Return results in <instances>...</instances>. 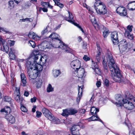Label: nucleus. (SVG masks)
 <instances>
[{
	"label": "nucleus",
	"mask_w": 135,
	"mask_h": 135,
	"mask_svg": "<svg viewBox=\"0 0 135 135\" xmlns=\"http://www.w3.org/2000/svg\"><path fill=\"white\" fill-rule=\"evenodd\" d=\"M106 57L108 62V65L111 72V76L114 81L120 82L121 81V77L120 70L115 63L112 55L109 50H107Z\"/></svg>",
	"instance_id": "obj_1"
},
{
	"label": "nucleus",
	"mask_w": 135,
	"mask_h": 135,
	"mask_svg": "<svg viewBox=\"0 0 135 135\" xmlns=\"http://www.w3.org/2000/svg\"><path fill=\"white\" fill-rule=\"evenodd\" d=\"M34 58L33 61L35 62V69L38 71H42L43 67L42 65L45 64L47 60V56L46 55L42 56L39 54L38 51H34L33 53L32 57Z\"/></svg>",
	"instance_id": "obj_2"
},
{
	"label": "nucleus",
	"mask_w": 135,
	"mask_h": 135,
	"mask_svg": "<svg viewBox=\"0 0 135 135\" xmlns=\"http://www.w3.org/2000/svg\"><path fill=\"white\" fill-rule=\"evenodd\" d=\"M125 99L124 103L123 105L125 108L128 110L133 109L134 106L132 103L133 102H135V98L128 91L125 93Z\"/></svg>",
	"instance_id": "obj_3"
},
{
	"label": "nucleus",
	"mask_w": 135,
	"mask_h": 135,
	"mask_svg": "<svg viewBox=\"0 0 135 135\" xmlns=\"http://www.w3.org/2000/svg\"><path fill=\"white\" fill-rule=\"evenodd\" d=\"M59 35L55 33H53L50 35L49 38H51L52 40L56 39L58 40V41L53 44L52 46L55 48L60 47L64 49L65 51L68 52L69 48L59 38Z\"/></svg>",
	"instance_id": "obj_4"
},
{
	"label": "nucleus",
	"mask_w": 135,
	"mask_h": 135,
	"mask_svg": "<svg viewBox=\"0 0 135 135\" xmlns=\"http://www.w3.org/2000/svg\"><path fill=\"white\" fill-rule=\"evenodd\" d=\"M42 112L45 116L50 121L56 124L59 123L60 122L59 120L54 117L48 109L46 108H44L42 110Z\"/></svg>",
	"instance_id": "obj_5"
},
{
	"label": "nucleus",
	"mask_w": 135,
	"mask_h": 135,
	"mask_svg": "<svg viewBox=\"0 0 135 135\" xmlns=\"http://www.w3.org/2000/svg\"><path fill=\"white\" fill-rule=\"evenodd\" d=\"M32 55L31 56H30L26 62V65L27 69V71L28 70H32L33 68V67H35V62L33 61L34 58H33Z\"/></svg>",
	"instance_id": "obj_6"
},
{
	"label": "nucleus",
	"mask_w": 135,
	"mask_h": 135,
	"mask_svg": "<svg viewBox=\"0 0 135 135\" xmlns=\"http://www.w3.org/2000/svg\"><path fill=\"white\" fill-rule=\"evenodd\" d=\"M35 67H33V68L32 70H28L27 71V73L29 77L31 79H36L38 75V72L41 71H38L35 69Z\"/></svg>",
	"instance_id": "obj_7"
},
{
	"label": "nucleus",
	"mask_w": 135,
	"mask_h": 135,
	"mask_svg": "<svg viewBox=\"0 0 135 135\" xmlns=\"http://www.w3.org/2000/svg\"><path fill=\"white\" fill-rule=\"evenodd\" d=\"M97 13L99 14L104 15L107 12V8L104 4L100 5L98 7L95 9Z\"/></svg>",
	"instance_id": "obj_8"
},
{
	"label": "nucleus",
	"mask_w": 135,
	"mask_h": 135,
	"mask_svg": "<svg viewBox=\"0 0 135 135\" xmlns=\"http://www.w3.org/2000/svg\"><path fill=\"white\" fill-rule=\"evenodd\" d=\"M70 64L71 67L74 70H77L81 67V62L78 59L73 60L71 62Z\"/></svg>",
	"instance_id": "obj_9"
},
{
	"label": "nucleus",
	"mask_w": 135,
	"mask_h": 135,
	"mask_svg": "<svg viewBox=\"0 0 135 135\" xmlns=\"http://www.w3.org/2000/svg\"><path fill=\"white\" fill-rule=\"evenodd\" d=\"M118 46L120 50L124 51L127 48V42L125 39H123L119 42Z\"/></svg>",
	"instance_id": "obj_10"
},
{
	"label": "nucleus",
	"mask_w": 135,
	"mask_h": 135,
	"mask_svg": "<svg viewBox=\"0 0 135 135\" xmlns=\"http://www.w3.org/2000/svg\"><path fill=\"white\" fill-rule=\"evenodd\" d=\"M115 99L118 102H115V104L118 107L121 106L124 104L125 99H124L120 95H116Z\"/></svg>",
	"instance_id": "obj_11"
},
{
	"label": "nucleus",
	"mask_w": 135,
	"mask_h": 135,
	"mask_svg": "<svg viewBox=\"0 0 135 135\" xmlns=\"http://www.w3.org/2000/svg\"><path fill=\"white\" fill-rule=\"evenodd\" d=\"M116 12L121 16H125L127 15V11L123 7H119L116 10Z\"/></svg>",
	"instance_id": "obj_12"
},
{
	"label": "nucleus",
	"mask_w": 135,
	"mask_h": 135,
	"mask_svg": "<svg viewBox=\"0 0 135 135\" xmlns=\"http://www.w3.org/2000/svg\"><path fill=\"white\" fill-rule=\"evenodd\" d=\"M111 39L114 45L118 44L119 40L118 39V33L116 32L112 33L111 35Z\"/></svg>",
	"instance_id": "obj_13"
},
{
	"label": "nucleus",
	"mask_w": 135,
	"mask_h": 135,
	"mask_svg": "<svg viewBox=\"0 0 135 135\" xmlns=\"http://www.w3.org/2000/svg\"><path fill=\"white\" fill-rule=\"evenodd\" d=\"M68 13L69 14V17L68 18L67 17H65L64 18L65 20L68 21L69 22L74 24L75 26L78 25L77 23H75L74 22V20H73V16L72 13H70L69 11H68Z\"/></svg>",
	"instance_id": "obj_14"
},
{
	"label": "nucleus",
	"mask_w": 135,
	"mask_h": 135,
	"mask_svg": "<svg viewBox=\"0 0 135 135\" xmlns=\"http://www.w3.org/2000/svg\"><path fill=\"white\" fill-rule=\"evenodd\" d=\"M74 71L75 72L78 73V76L79 78H82L85 75V70L83 68H80L77 70H74Z\"/></svg>",
	"instance_id": "obj_15"
},
{
	"label": "nucleus",
	"mask_w": 135,
	"mask_h": 135,
	"mask_svg": "<svg viewBox=\"0 0 135 135\" xmlns=\"http://www.w3.org/2000/svg\"><path fill=\"white\" fill-rule=\"evenodd\" d=\"M5 118L11 124L15 123V119L14 117L11 114H7L5 117Z\"/></svg>",
	"instance_id": "obj_16"
},
{
	"label": "nucleus",
	"mask_w": 135,
	"mask_h": 135,
	"mask_svg": "<svg viewBox=\"0 0 135 135\" xmlns=\"http://www.w3.org/2000/svg\"><path fill=\"white\" fill-rule=\"evenodd\" d=\"M80 126L78 125H74L72 126V127L70 129V130L72 134V135L73 134H75V132H74L76 131V134H78L79 133V129H80Z\"/></svg>",
	"instance_id": "obj_17"
},
{
	"label": "nucleus",
	"mask_w": 135,
	"mask_h": 135,
	"mask_svg": "<svg viewBox=\"0 0 135 135\" xmlns=\"http://www.w3.org/2000/svg\"><path fill=\"white\" fill-rule=\"evenodd\" d=\"M79 86V90L78 93V97L76 98V101L77 102L79 103L80 100V98L82 97L83 92V86Z\"/></svg>",
	"instance_id": "obj_18"
},
{
	"label": "nucleus",
	"mask_w": 135,
	"mask_h": 135,
	"mask_svg": "<svg viewBox=\"0 0 135 135\" xmlns=\"http://www.w3.org/2000/svg\"><path fill=\"white\" fill-rule=\"evenodd\" d=\"M51 45L47 42H44L41 44V50L44 51L46 49H49L51 47Z\"/></svg>",
	"instance_id": "obj_19"
},
{
	"label": "nucleus",
	"mask_w": 135,
	"mask_h": 135,
	"mask_svg": "<svg viewBox=\"0 0 135 135\" xmlns=\"http://www.w3.org/2000/svg\"><path fill=\"white\" fill-rule=\"evenodd\" d=\"M89 17L90 19L93 24L94 25V26L95 27V28L97 26L98 27V25L97 23V22L96 21L95 17L93 15H91L89 16Z\"/></svg>",
	"instance_id": "obj_20"
},
{
	"label": "nucleus",
	"mask_w": 135,
	"mask_h": 135,
	"mask_svg": "<svg viewBox=\"0 0 135 135\" xmlns=\"http://www.w3.org/2000/svg\"><path fill=\"white\" fill-rule=\"evenodd\" d=\"M21 78L22 83L23 84V86H25L26 85L27 82L26 81V78L24 74H21Z\"/></svg>",
	"instance_id": "obj_21"
},
{
	"label": "nucleus",
	"mask_w": 135,
	"mask_h": 135,
	"mask_svg": "<svg viewBox=\"0 0 135 135\" xmlns=\"http://www.w3.org/2000/svg\"><path fill=\"white\" fill-rule=\"evenodd\" d=\"M95 115H93L91 117L89 118V119H91V121H95V120H98L102 123H103V122L101 120L97 115V114Z\"/></svg>",
	"instance_id": "obj_22"
},
{
	"label": "nucleus",
	"mask_w": 135,
	"mask_h": 135,
	"mask_svg": "<svg viewBox=\"0 0 135 135\" xmlns=\"http://www.w3.org/2000/svg\"><path fill=\"white\" fill-rule=\"evenodd\" d=\"M125 35L127 38L131 40H133L134 38L133 35L131 34L130 32L126 30L125 32Z\"/></svg>",
	"instance_id": "obj_23"
},
{
	"label": "nucleus",
	"mask_w": 135,
	"mask_h": 135,
	"mask_svg": "<svg viewBox=\"0 0 135 135\" xmlns=\"http://www.w3.org/2000/svg\"><path fill=\"white\" fill-rule=\"evenodd\" d=\"M90 111L92 115H96L97 112L99 111V109L95 107H92L90 109Z\"/></svg>",
	"instance_id": "obj_24"
},
{
	"label": "nucleus",
	"mask_w": 135,
	"mask_h": 135,
	"mask_svg": "<svg viewBox=\"0 0 135 135\" xmlns=\"http://www.w3.org/2000/svg\"><path fill=\"white\" fill-rule=\"evenodd\" d=\"M103 61L102 64L103 65V67L106 73H107L108 72V67L107 65V62L103 58Z\"/></svg>",
	"instance_id": "obj_25"
},
{
	"label": "nucleus",
	"mask_w": 135,
	"mask_h": 135,
	"mask_svg": "<svg viewBox=\"0 0 135 135\" xmlns=\"http://www.w3.org/2000/svg\"><path fill=\"white\" fill-rule=\"evenodd\" d=\"M127 7L130 10H135V3H129L128 4Z\"/></svg>",
	"instance_id": "obj_26"
},
{
	"label": "nucleus",
	"mask_w": 135,
	"mask_h": 135,
	"mask_svg": "<svg viewBox=\"0 0 135 135\" xmlns=\"http://www.w3.org/2000/svg\"><path fill=\"white\" fill-rule=\"evenodd\" d=\"M1 112H5L6 113H10L11 109L10 107L6 106L4 109H2L0 111Z\"/></svg>",
	"instance_id": "obj_27"
},
{
	"label": "nucleus",
	"mask_w": 135,
	"mask_h": 135,
	"mask_svg": "<svg viewBox=\"0 0 135 135\" xmlns=\"http://www.w3.org/2000/svg\"><path fill=\"white\" fill-rule=\"evenodd\" d=\"M69 112L70 115H74L77 113L78 112V110L76 109L72 108L69 109Z\"/></svg>",
	"instance_id": "obj_28"
},
{
	"label": "nucleus",
	"mask_w": 135,
	"mask_h": 135,
	"mask_svg": "<svg viewBox=\"0 0 135 135\" xmlns=\"http://www.w3.org/2000/svg\"><path fill=\"white\" fill-rule=\"evenodd\" d=\"M69 109H65L63 110V112L62 113V115L63 116L67 117L70 115Z\"/></svg>",
	"instance_id": "obj_29"
},
{
	"label": "nucleus",
	"mask_w": 135,
	"mask_h": 135,
	"mask_svg": "<svg viewBox=\"0 0 135 135\" xmlns=\"http://www.w3.org/2000/svg\"><path fill=\"white\" fill-rule=\"evenodd\" d=\"M104 4L103 3L101 2V1L100 0H98L96 1V2L94 4V8L96 9V8H97L100 5H101L102 4Z\"/></svg>",
	"instance_id": "obj_30"
},
{
	"label": "nucleus",
	"mask_w": 135,
	"mask_h": 135,
	"mask_svg": "<svg viewBox=\"0 0 135 135\" xmlns=\"http://www.w3.org/2000/svg\"><path fill=\"white\" fill-rule=\"evenodd\" d=\"M61 74L59 70H55L53 71V75L55 77H57Z\"/></svg>",
	"instance_id": "obj_31"
},
{
	"label": "nucleus",
	"mask_w": 135,
	"mask_h": 135,
	"mask_svg": "<svg viewBox=\"0 0 135 135\" xmlns=\"http://www.w3.org/2000/svg\"><path fill=\"white\" fill-rule=\"evenodd\" d=\"M55 3V4H56L57 6H59L61 8H63L64 6V5L60 3V2H58L57 0H53Z\"/></svg>",
	"instance_id": "obj_32"
},
{
	"label": "nucleus",
	"mask_w": 135,
	"mask_h": 135,
	"mask_svg": "<svg viewBox=\"0 0 135 135\" xmlns=\"http://www.w3.org/2000/svg\"><path fill=\"white\" fill-rule=\"evenodd\" d=\"M91 67L92 68L94 69L98 67V65L97 62H94L92 61V63L91 64Z\"/></svg>",
	"instance_id": "obj_33"
},
{
	"label": "nucleus",
	"mask_w": 135,
	"mask_h": 135,
	"mask_svg": "<svg viewBox=\"0 0 135 135\" xmlns=\"http://www.w3.org/2000/svg\"><path fill=\"white\" fill-rule=\"evenodd\" d=\"M54 89L52 87L51 85L50 84L49 85L48 87L47 88V91L48 92H50L53 91Z\"/></svg>",
	"instance_id": "obj_34"
},
{
	"label": "nucleus",
	"mask_w": 135,
	"mask_h": 135,
	"mask_svg": "<svg viewBox=\"0 0 135 135\" xmlns=\"http://www.w3.org/2000/svg\"><path fill=\"white\" fill-rule=\"evenodd\" d=\"M21 109L23 112H26L27 110L26 108L21 103Z\"/></svg>",
	"instance_id": "obj_35"
},
{
	"label": "nucleus",
	"mask_w": 135,
	"mask_h": 135,
	"mask_svg": "<svg viewBox=\"0 0 135 135\" xmlns=\"http://www.w3.org/2000/svg\"><path fill=\"white\" fill-rule=\"evenodd\" d=\"M42 83V80H39L37 84V87L38 88H40L41 86Z\"/></svg>",
	"instance_id": "obj_36"
},
{
	"label": "nucleus",
	"mask_w": 135,
	"mask_h": 135,
	"mask_svg": "<svg viewBox=\"0 0 135 135\" xmlns=\"http://www.w3.org/2000/svg\"><path fill=\"white\" fill-rule=\"evenodd\" d=\"M95 73L99 75H100L101 74V72L100 69L98 68L94 69Z\"/></svg>",
	"instance_id": "obj_37"
},
{
	"label": "nucleus",
	"mask_w": 135,
	"mask_h": 135,
	"mask_svg": "<svg viewBox=\"0 0 135 135\" xmlns=\"http://www.w3.org/2000/svg\"><path fill=\"white\" fill-rule=\"evenodd\" d=\"M4 100L6 102H9L11 100V98L8 96H5L4 98Z\"/></svg>",
	"instance_id": "obj_38"
},
{
	"label": "nucleus",
	"mask_w": 135,
	"mask_h": 135,
	"mask_svg": "<svg viewBox=\"0 0 135 135\" xmlns=\"http://www.w3.org/2000/svg\"><path fill=\"white\" fill-rule=\"evenodd\" d=\"M29 43L30 44L31 46L33 48H34L35 47V43L34 41L30 40L29 41Z\"/></svg>",
	"instance_id": "obj_39"
},
{
	"label": "nucleus",
	"mask_w": 135,
	"mask_h": 135,
	"mask_svg": "<svg viewBox=\"0 0 135 135\" xmlns=\"http://www.w3.org/2000/svg\"><path fill=\"white\" fill-rule=\"evenodd\" d=\"M109 32L108 30L105 31L103 32V36L104 38L108 36Z\"/></svg>",
	"instance_id": "obj_40"
},
{
	"label": "nucleus",
	"mask_w": 135,
	"mask_h": 135,
	"mask_svg": "<svg viewBox=\"0 0 135 135\" xmlns=\"http://www.w3.org/2000/svg\"><path fill=\"white\" fill-rule=\"evenodd\" d=\"M15 100L17 102H19L20 100V96L18 95H15Z\"/></svg>",
	"instance_id": "obj_41"
},
{
	"label": "nucleus",
	"mask_w": 135,
	"mask_h": 135,
	"mask_svg": "<svg viewBox=\"0 0 135 135\" xmlns=\"http://www.w3.org/2000/svg\"><path fill=\"white\" fill-rule=\"evenodd\" d=\"M10 51H9V55H11L12 54H14V53H15V49L13 48H11L10 49Z\"/></svg>",
	"instance_id": "obj_42"
},
{
	"label": "nucleus",
	"mask_w": 135,
	"mask_h": 135,
	"mask_svg": "<svg viewBox=\"0 0 135 135\" xmlns=\"http://www.w3.org/2000/svg\"><path fill=\"white\" fill-rule=\"evenodd\" d=\"M9 57L10 59L11 60H14L15 59V56L14 54H12L11 55H9Z\"/></svg>",
	"instance_id": "obj_43"
},
{
	"label": "nucleus",
	"mask_w": 135,
	"mask_h": 135,
	"mask_svg": "<svg viewBox=\"0 0 135 135\" xmlns=\"http://www.w3.org/2000/svg\"><path fill=\"white\" fill-rule=\"evenodd\" d=\"M3 47L4 48V51L7 53H8V49H9V47L8 46L6 45V46H3Z\"/></svg>",
	"instance_id": "obj_44"
},
{
	"label": "nucleus",
	"mask_w": 135,
	"mask_h": 135,
	"mask_svg": "<svg viewBox=\"0 0 135 135\" xmlns=\"http://www.w3.org/2000/svg\"><path fill=\"white\" fill-rule=\"evenodd\" d=\"M104 85L107 87H108L109 85V80L107 79H105L104 81Z\"/></svg>",
	"instance_id": "obj_45"
},
{
	"label": "nucleus",
	"mask_w": 135,
	"mask_h": 135,
	"mask_svg": "<svg viewBox=\"0 0 135 135\" xmlns=\"http://www.w3.org/2000/svg\"><path fill=\"white\" fill-rule=\"evenodd\" d=\"M15 41H12L11 40H8V42L9 44V46H11L14 45L15 43Z\"/></svg>",
	"instance_id": "obj_46"
},
{
	"label": "nucleus",
	"mask_w": 135,
	"mask_h": 135,
	"mask_svg": "<svg viewBox=\"0 0 135 135\" xmlns=\"http://www.w3.org/2000/svg\"><path fill=\"white\" fill-rule=\"evenodd\" d=\"M36 113V116L37 118H39L40 117L42 114L41 112H39L38 111H37Z\"/></svg>",
	"instance_id": "obj_47"
},
{
	"label": "nucleus",
	"mask_w": 135,
	"mask_h": 135,
	"mask_svg": "<svg viewBox=\"0 0 135 135\" xmlns=\"http://www.w3.org/2000/svg\"><path fill=\"white\" fill-rule=\"evenodd\" d=\"M48 3L49 2H41V4L43 6L47 7V5L48 4Z\"/></svg>",
	"instance_id": "obj_48"
},
{
	"label": "nucleus",
	"mask_w": 135,
	"mask_h": 135,
	"mask_svg": "<svg viewBox=\"0 0 135 135\" xmlns=\"http://www.w3.org/2000/svg\"><path fill=\"white\" fill-rule=\"evenodd\" d=\"M83 59L85 61H87L90 60V58L88 57L87 55H85L83 57Z\"/></svg>",
	"instance_id": "obj_49"
},
{
	"label": "nucleus",
	"mask_w": 135,
	"mask_h": 135,
	"mask_svg": "<svg viewBox=\"0 0 135 135\" xmlns=\"http://www.w3.org/2000/svg\"><path fill=\"white\" fill-rule=\"evenodd\" d=\"M47 27L44 30L42 31L41 32V35H44V34L47 33Z\"/></svg>",
	"instance_id": "obj_50"
},
{
	"label": "nucleus",
	"mask_w": 135,
	"mask_h": 135,
	"mask_svg": "<svg viewBox=\"0 0 135 135\" xmlns=\"http://www.w3.org/2000/svg\"><path fill=\"white\" fill-rule=\"evenodd\" d=\"M37 98L35 97H34L31 99V101L32 103L35 102L36 101Z\"/></svg>",
	"instance_id": "obj_51"
},
{
	"label": "nucleus",
	"mask_w": 135,
	"mask_h": 135,
	"mask_svg": "<svg viewBox=\"0 0 135 135\" xmlns=\"http://www.w3.org/2000/svg\"><path fill=\"white\" fill-rule=\"evenodd\" d=\"M15 81L16 80L14 78L11 79V83L12 85H15Z\"/></svg>",
	"instance_id": "obj_52"
},
{
	"label": "nucleus",
	"mask_w": 135,
	"mask_h": 135,
	"mask_svg": "<svg viewBox=\"0 0 135 135\" xmlns=\"http://www.w3.org/2000/svg\"><path fill=\"white\" fill-rule=\"evenodd\" d=\"M132 26H128L127 27L128 30H129L130 32L132 31Z\"/></svg>",
	"instance_id": "obj_53"
},
{
	"label": "nucleus",
	"mask_w": 135,
	"mask_h": 135,
	"mask_svg": "<svg viewBox=\"0 0 135 135\" xmlns=\"http://www.w3.org/2000/svg\"><path fill=\"white\" fill-rule=\"evenodd\" d=\"M31 36H31L32 37L33 39H34V36L33 34V33H32L30 32H29L28 34V36L30 38L31 37Z\"/></svg>",
	"instance_id": "obj_54"
},
{
	"label": "nucleus",
	"mask_w": 135,
	"mask_h": 135,
	"mask_svg": "<svg viewBox=\"0 0 135 135\" xmlns=\"http://www.w3.org/2000/svg\"><path fill=\"white\" fill-rule=\"evenodd\" d=\"M0 29L1 30L3 31H4V32H6V33L9 34H10V33H11L10 32H9L7 31H6V30L5 29H4L3 28H0Z\"/></svg>",
	"instance_id": "obj_55"
},
{
	"label": "nucleus",
	"mask_w": 135,
	"mask_h": 135,
	"mask_svg": "<svg viewBox=\"0 0 135 135\" xmlns=\"http://www.w3.org/2000/svg\"><path fill=\"white\" fill-rule=\"evenodd\" d=\"M0 41L2 43L3 46H4V44L5 42V41L2 38H0Z\"/></svg>",
	"instance_id": "obj_56"
},
{
	"label": "nucleus",
	"mask_w": 135,
	"mask_h": 135,
	"mask_svg": "<svg viewBox=\"0 0 135 135\" xmlns=\"http://www.w3.org/2000/svg\"><path fill=\"white\" fill-rule=\"evenodd\" d=\"M96 85L97 87H99L100 86L101 83L100 81H97L96 83Z\"/></svg>",
	"instance_id": "obj_57"
},
{
	"label": "nucleus",
	"mask_w": 135,
	"mask_h": 135,
	"mask_svg": "<svg viewBox=\"0 0 135 135\" xmlns=\"http://www.w3.org/2000/svg\"><path fill=\"white\" fill-rule=\"evenodd\" d=\"M13 3H13V1H9V5L10 6L12 7V6H13Z\"/></svg>",
	"instance_id": "obj_58"
},
{
	"label": "nucleus",
	"mask_w": 135,
	"mask_h": 135,
	"mask_svg": "<svg viewBox=\"0 0 135 135\" xmlns=\"http://www.w3.org/2000/svg\"><path fill=\"white\" fill-rule=\"evenodd\" d=\"M85 112V110L84 109H81L80 110V112L83 114Z\"/></svg>",
	"instance_id": "obj_59"
},
{
	"label": "nucleus",
	"mask_w": 135,
	"mask_h": 135,
	"mask_svg": "<svg viewBox=\"0 0 135 135\" xmlns=\"http://www.w3.org/2000/svg\"><path fill=\"white\" fill-rule=\"evenodd\" d=\"M29 95V93L27 91H25L24 93V95L25 96L27 97Z\"/></svg>",
	"instance_id": "obj_60"
},
{
	"label": "nucleus",
	"mask_w": 135,
	"mask_h": 135,
	"mask_svg": "<svg viewBox=\"0 0 135 135\" xmlns=\"http://www.w3.org/2000/svg\"><path fill=\"white\" fill-rule=\"evenodd\" d=\"M77 26L79 29H80V30L82 31V32L83 33L84 32V31L83 30V28H82L78 24V25H77V26Z\"/></svg>",
	"instance_id": "obj_61"
},
{
	"label": "nucleus",
	"mask_w": 135,
	"mask_h": 135,
	"mask_svg": "<svg viewBox=\"0 0 135 135\" xmlns=\"http://www.w3.org/2000/svg\"><path fill=\"white\" fill-rule=\"evenodd\" d=\"M100 49L99 48V49H98V54H97L96 56L98 55V56H99L100 55Z\"/></svg>",
	"instance_id": "obj_62"
},
{
	"label": "nucleus",
	"mask_w": 135,
	"mask_h": 135,
	"mask_svg": "<svg viewBox=\"0 0 135 135\" xmlns=\"http://www.w3.org/2000/svg\"><path fill=\"white\" fill-rule=\"evenodd\" d=\"M20 20H22V22H25V21H29V18H26L25 19H23Z\"/></svg>",
	"instance_id": "obj_63"
},
{
	"label": "nucleus",
	"mask_w": 135,
	"mask_h": 135,
	"mask_svg": "<svg viewBox=\"0 0 135 135\" xmlns=\"http://www.w3.org/2000/svg\"><path fill=\"white\" fill-rule=\"evenodd\" d=\"M36 108V106L35 105L33 106V108L32 109V111L33 112H35L36 111L35 109Z\"/></svg>",
	"instance_id": "obj_64"
}]
</instances>
